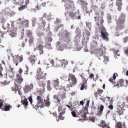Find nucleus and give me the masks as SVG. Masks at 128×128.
<instances>
[{
  "label": "nucleus",
  "instance_id": "nucleus-1",
  "mask_svg": "<svg viewBox=\"0 0 128 128\" xmlns=\"http://www.w3.org/2000/svg\"><path fill=\"white\" fill-rule=\"evenodd\" d=\"M68 6V4H66L65 6L67 7V9L68 10L67 12H65V15L67 20H69L70 19L74 20L75 19H80V16L79 14L78 11H74V10H72L71 12V7L69 4L68 8L67 7Z\"/></svg>",
  "mask_w": 128,
  "mask_h": 128
},
{
  "label": "nucleus",
  "instance_id": "nucleus-2",
  "mask_svg": "<svg viewBox=\"0 0 128 128\" xmlns=\"http://www.w3.org/2000/svg\"><path fill=\"white\" fill-rule=\"evenodd\" d=\"M125 17V15L123 13H122L116 22L117 30H120L124 28Z\"/></svg>",
  "mask_w": 128,
  "mask_h": 128
},
{
  "label": "nucleus",
  "instance_id": "nucleus-3",
  "mask_svg": "<svg viewBox=\"0 0 128 128\" xmlns=\"http://www.w3.org/2000/svg\"><path fill=\"white\" fill-rule=\"evenodd\" d=\"M73 86L70 84H68L65 87H62L60 89V91L59 92L62 100L65 99L66 98V91L70 90V87L72 88Z\"/></svg>",
  "mask_w": 128,
  "mask_h": 128
},
{
  "label": "nucleus",
  "instance_id": "nucleus-4",
  "mask_svg": "<svg viewBox=\"0 0 128 128\" xmlns=\"http://www.w3.org/2000/svg\"><path fill=\"white\" fill-rule=\"evenodd\" d=\"M11 23V27H10V24L8 22H4L2 25V28L4 29H7L8 31H10L11 30H17V28L14 24V22L12 21H10Z\"/></svg>",
  "mask_w": 128,
  "mask_h": 128
},
{
  "label": "nucleus",
  "instance_id": "nucleus-5",
  "mask_svg": "<svg viewBox=\"0 0 128 128\" xmlns=\"http://www.w3.org/2000/svg\"><path fill=\"white\" fill-rule=\"evenodd\" d=\"M23 56L21 55L19 56L18 55H16L14 56L12 55V60L14 63L16 64V66H17L19 62H22L23 60Z\"/></svg>",
  "mask_w": 128,
  "mask_h": 128
},
{
  "label": "nucleus",
  "instance_id": "nucleus-6",
  "mask_svg": "<svg viewBox=\"0 0 128 128\" xmlns=\"http://www.w3.org/2000/svg\"><path fill=\"white\" fill-rule=\"evenodd\" d=\"M23 72V70L21 68L19 69L18 71L19 74H18L16 76V78L15 80V83L16 84H20L23 80V78L22 77V73Z\"/></svg>",
  "mask_w": 128,
  "mask_h": 128
},
{
  "label": "nucleus",
  "instance_id": "nucleus-7",
  "mask_svg": "<svg viewBox=\"0 0 128 128\" xmlns=\"http://www.w3.org/2000/svg\"><path fill=\"white\" fill-rule=\"evenodd\" d=\"M36 99L38 102L36 105H35L38 108L39 107H40L41 108H43L45 100L44 99L42 95L37 96Z\"/></svg>",
  "mask_w": 128,
  "mask_h": 128
},
{
  "label": "nucleus",
  "instance_id": "nucleus-8",
  "mask_svg": "<svg viewBox=\"0 0 128 128\" xmlns=\"http://www.w3.org/2000/svg\"><path fill=\"white\" fill-rule=\"evenodd\" d=\"M69 77L68 78V82L73 86H74L77 82L76 78L75 76L72 74H69Z\"/></svg>",
  "mask_w": 128,
  "mask_h": 128
},
{
  "label": "nucleus",
  "instance_id": "nucleus-9",
  "mask_svg": "<svg viewBox=\"0 0 128 128\" xmlns=\"http://www.w3.org/2000/svg\"><path fill=\"white\" fill-rule=\"evenodd\" d=\"M101 32L102 38L106 41H108L109 40L108 37V34L106 30L104 27H103L101 28Z\"/></svg>",
  "mask_w": 128,
  "mask_h": 128
},
{
  "label": "nucleus",
  "instance_id": "nucleus-10",
  "mask_svg": "<svg viewBox=\"0 0 128 128\" xmlns=\"http://www.w3.org/2000/svg\"><path fill=\"white\" fill-rule=\"evenodd\" d=\"M46 73H44V72H42V69L40 68L37 69L36 78H46Z\"/></svg>",
  "mask_w": 128,
  "mask_h": 128
},
{
  "label": "nucleus",
  "instance_id": "nucleus-11",
  "mask_svg": "<svg viewBox=\"0 0 128 128\" xmlns=\"http://www.w3.org/2000/svg\"><path fill=\"white\" fill-rule=\"evenodd\" d=\"M94 17L95 21L96 22L97 26H98L100 28H102V27H104L103 26V23L104 20L103 18L102 17Z\"/></svg>",
  "mask_w": 128,
  "mask_h": 128
},
{
  "label": "nucleus",
  "instance_id": "nucleus-12",
  "mask_svg": "<svg viewBox=\"0 0 128 128\" xmlns=\"http://www.w3.org/2000/svg\"><path fill=\"white\" fill-rule=\"evenodd\" d=\"M97 53L99 56H103L104 58V62L106 64L107 62L109 61L108 58L107 56H106L105 54L106 53L104 51H103V50H100V51H98L97 52Z\"/></svg>",
  "mask_w": 128,
  "mask_h": 128
},
{
  "label": "nucleus",
  "instance_id": "nucleus-13",
  "mask_svg": "<svg viewBox=\"0 0 128 128\" xmlns=\"http://www.w3.org/2000/svg\"><path fill=\"white\" fill-rule=\"evenodd\" d=\"M70 33L66 32L64 34V35L63 37V39L64 41L68 42L70 41Z\"/></svg>",
  "mask_w": 128,
  "mask_h": 128
},
{
  "label": "nucleus",
  "instance_id": "nucleus-14",
  "mask_svg": "<svg viewBox=\"0 0 128 128\" xmlns=\"http://www.w3.org/2000/svg\"><path fill=\"white\" fill-rule=\"evenodd\" d=\"M34 87L32 84H30V85H26L24 89V92L26 93H28Z\"/></svg>",
  "mask_w": 128,
  "mask_h": 128
},
{
  "label": "nucleus",
  "instance_id": "nucleus-15",
  "mask_svg": "<svg viewBox=\"0 0 128 128\" xmlns=\"http://www.w3.org/2000/svg\"><path fill=\"white\" fill-rule=\"evenodd\" d=\"M36 78L37 79L39 85L40 86H44L45 84L44 80L46 78Z\"/></svg>",
  "mask_w": 128,
  "mask_h": 128
},
{
  "label": "nucleus",
  "instance_id": "nucleus-16",
  "mask_svg": "<svg viewBox=\"0 0 128 128\" xmlns=\"http://www.w3.org/2000/svg\"><path fill=\"white\" fill-rule=\"evenodd\" d=\"M81 87L80 90H83L84 88L86 90L87 88V80H83L82 82L80 84Z\"/></svg>",
  "mask_w": 128,
  "mask_h": 128
},
{
  "label": "nucleus",
  "instance_id": "nucleus-17",
  "mask_svg": "<svg viewBox=\"0 0 128 128\" xmlns=\"http://www.w3.org/2000/svg\"><path fill=\"white\" fill-rule=\"evenodd\" d=\"M126 126L125 123L124 122L122 124V123L120 122H117L115 126V128H126Z\"/></svg>",
  "mask_w": 128,
  "mask_h": 128
},
{
  "label": "nucleus",
  "instance_id": "nucleus-18",
  "mask_svg": "<svg viewBox=\"0 0 128 128\" xmlns=\"http://www.w3.org/2000/svg\"><path fill=\"white\" fill-rule=\"evenodd\" d=\"M122 4V0H116V5L118 7L117 9L118 11H120L121 10L122 8L121 6Z\"/></svg>",
  "mask_w": 128,
  "mask_h": 128
},
{
  "label": "nucleus",
  "instance_id": "nucleus-19",
  "mask_svg": "<svg viewBox=\"0 0 128 128\" xmlns=\"http://www.w3.org/2000/svg\"><path fill=\"white\" fill-rule=\"evenodd\" d=\"M36 59L37 58L34 55H31L30 57H29L28 58L30 61L32 65H33V64H34L36 60Z\"/></svg>",
  "mask_w": 128,
  "mask_h": 128
},
{
  "label": "nucleus",
  "instance_id": "nucleus-20",
  "mask_svg": "<svg viewBox=\"0 0 128 128\" xmlns=\"http://www.w3.org/2000/svg\"><path fill=\"white\" fill-rule=\"evenodd\" d=\"M98 126L102 128H110L109 125L106 124L104 121L102 120L100 124H98Z\"/></svg>",
  "mask_w": 128,
  "mask_h": 128
},
{
  "label": "nucleus",
  "instance_id": "nucleus-21",
  "mask_svg": "<svg viewBox=\"0 0 128 128\" xmlns=\"http://www.w3.org/2000/svg\"><path fill=\"white\" fill-rule=\"evenodd\" d=\"M118 75V74L116 73H114L112 77H111L109 80L111 82L112 84H115L116 83L114 80L116 78V76H117Z\"/></svg>",
  "mask_w": 128,
  "mask_h": 128
},
{
  "label": "nucleus",
  "instance_id": "nucleus-22",
  "mask_svg": "<svg viewBox=\"0 0 128 128\" xmlns=\"http://www.w3.org/2000/svg\"><path fill=\"white\" fill-rule=\"evenodd\" d=\"M37 49L39 50L40 54V55L43 54L44 51L43 50V45L41 44H39L38 46Z\"/></svg>",
  "mask_w": 128,
  "mask_h": 128
},
{
  "label": "nucleus",
  "instance_id": "nucleus-23",
  "mask_svg": "<svg viewBox=\"0 0 128 128\" xmlns=\"http://www.w3.org/2000/svg\"><path fill=\"white\" fill-rule=\"evenodd\" d=\"M66 109V108H63L62 105H60L58 106V111L60 113L64 114Z\"/></svg>",
  "mask_w": 128,
  "mask_h": 128
},
{
  "label": "nucleus",
  "instance_id": "nucleus-24",
  "mask_svg": "<svg viewBox=\"0 0 128 128\" xmlns=\"http://www.w3.org/2000/svg\"><path fill=\"white\" fill-rule=\"evenodd\" d=\"M116 112L119 115L122 114L123 113V111L122 108L119 106H117Z\"/></svg>",
  "mask_w": 128,
  "mask_h": 128
},
{
  "label": "nucleus",
  "instance_id": "nucleus-25",
  "mask_svg": "<svg viewBox=\"0 0 128 128\" xmlns=\"http://www.w3.org/2000/svg\"><path fill=\"white\" fill-rule=\"evenodd\" d=\"M124 80L122 79H120L117 82V84H115L114 86V87H116V86H122L124 85Z\"/></svg>",
  "mask_w": 128,
  "mask_h": 128
},
{
  "label": "nucleus",
  "instance_id": "nucleus-26",
  "mask_svg": "<svg viewBox=\"0 0 128 128\" xmlns=\"http://www.w3.org/2000/svg\"><path fill=\"white\" fill-rule=\"evenodd\" d=\"M22 24L23 27H28V26L29 21L26 20H24L22 21Z\"/></svg>",
  "mask_w": 128,
  "mask_h": 128
},
{
  "label": "nucleus",
  "instance_id": "nucleus-27",
  "mask_svg": "<svg viewBox=\"0 0 128 128\" xmlns=\"http://www.w3.org/2000/svg\"><path fill=\"white\" fill-rule=\"evenodd\" d=\"M16 30H11L10 31H8L9 32V35L12 37H16Z\"/></svg>",
  "mask_w": 128,
  "mask_h": 128
},
{
  "label": "nucleus",
  "instance_id": "nucleus-28",
  "mask_svg": "<svg viewBox=\"0 0 128 128\" xmlns=\"http://www.w3.org/2000/svg\"><path fill=\"white\" fill-rule=\"evenodd\" d=\"M87 111H81L79 115L83 118H86V115L87 114Z\"/></svg>",
  "mask_w": 128,
  "mask_h": 128
},
{
  "label": "nucleus",
  "instance_id": "nucleus-29",
  "mask_svg": "<svg viewBox=\"0 0 128 128\" xmlns=\"http://www.w3.org/2000/svg\"><path fill=\"white\" fill-rule=\"evenodd\" d=\"M54 98L57 101L58 103L60 104L61 102V99L59 97V95L58 94H56L54 96Z\"/></svg>",
  "mask_w": 128,
  "mask_h": 128
},
{
  "label": "nucleus",
  "instance_id": "nucleus-30",
  "mask_svg": "<svg viewBox=\"0 0 128 128\" xmlns=\"http://www.w3.org/2000/svg\"><path fill=\"white\" fill-rule=\"evenodd\" d=\"M80 41V37L79 36L76 37L74 40V42L75 43V45L78 46L79 45V43Z\"/></svg>",
  "mask_w": 128,
  "mask_h": 128
},
{
  "label": "nucleus",
  "instance_id": "nucleus-31",
  "mask_svg": "<svg viewBox=\"0 0 128 128\" xmlns=\"http://www.w3.org/2000/svg\"><path fill=\"white\" fill-rule=\"evenodd\" d=\"M125 99L127 102H124L123 104L125 107L128 108V95L126 96Z\"/></svg>",
  "mask_w": 128,
  "mask_h": 128
},
{
  "label": "nucleus",
  "instance_id": "nucleus-32",
  "mask_svg": "<svg viewBox=\"0 0 128 128\" xmlns=\"http://www.w3.org/2000/svg\"><path fill=\"white\" fill-rule=\"evenodd\" d=\"M12 108V106L10 104L5 105L4 107V110L6 111L9 110L10 108Z\"/></svg>",
  "mask_w": 128,
  "mask_h": 128
},
{
  "label": "nucleus",
  "instance_id": "nucleus-33",
  "mask_svg": "<svg viewBox=\"0 0 128 128\" xmlns=\"http://www.w3.org/2000/svg\"><path fill=\"white\" fill-rule=\"evenodd\" d=\"M21 102L23 104L26 105V106L28 105V102L26 98L24 99V100H22Z\"/></svg>",
  "mask_w": 128,
  "mask_h": 128
},
{
  "label": "nucleus",
  "instance_id": "nucleus-34",
  "mask_svg": "<svg viewBox=\"0 0 128 128\" xmlns=\"http://www.w3.org/2000/svg\"><path fill=\"white\" fill-rule=\"evenodd\" d=\"M106 98L109 100V102L111 104H112L113 102L114 101V100H113V98H110L109 97L106 96L104 98L105 99H106Z\"/></svg>",
  "mask_w": 128,
  "mask_h": 128
},
{
  "label": "nucleus",
  "instance_id": "nucleus-35",
  "mask_svg": "<svg viewBox=\"0 0 128 128\" xmlns=\"http://www.w3.org/2000/svg\"><path fill=\"white\" fill-rule=\"evenodd\" d=\"M104 108V107L103 105H101L100 106V110L98 114L99 116H100L102 114Z\"/></svg>",
  "mask_w": 128,
  "mask_h": 128
},
{
  "label": "nucleus",
  "instance_id": "nucleus-36",
  "mask_svg": "<svg viewBox=\"0 0 128 128\" xmlns=\"http://www.w3.org/2000/svg\"><path fill=\"white\" fill-rule=\"evenodd\" d=\"M26 34L28 37H29L32 36V32L30 30H28L26 31Z\"/></svg>",
  "mask_w": 128,
  "mask_h": 128
},
{
  "label": "nucleus",
  "instance_id": "nucleus-37",
  "mask_svg": "<svg viewBox=\"0 0 128 128\" xmlns=\"http://www.w3.org/2000/svg\"><path fill=\"white\" fill-rule=\"evenodd\" d=\"M61 61L62 63V65H64V66H65L67 65L68 64V61L64 59L62 60Z\"/></svg>",
  "mask_w": 128,
  "mask_h": 128
},
{
  "label": "nucleus",
  "instance_id": "nucleus-38",
  "mask_svg": "<svg viewBox=\"0 0 128 128\" xmlns=\"http://www.w3.org/2000/svg\"><path fill=\"white\" fill-rule=\"evenodd\" d=\"M124 51L126 56H128V46L124 48Z\"/></svg>",
  "mask_w": 128,
  "mask_h": 128
},
{
  "label": "nucleus",
  "instance_id": "nucleus-39",
  "mask_svg": "<svg viewBox=\"0 0 128 128\" xmlns=\"http://www.w3.org/2000/svg\"><path fill=\"white\" fill-rule=\"evenodd\" d=\"M26 5L22 6L18 8V10L20 11L26 8Z\"/></svg>",
  "mask_w": 128,
  "mask_h": 128
},
{
  "label": "nucleus",
  "instance_id": "nucleus-40",
  "mask_svg": "<svg viewBox=\"0 0 128 128\" xmlns=\"http://www.w3.org/2000/svg\"><path fill=\"white\" fill-rule=\"evenodd\" d=\"M15 86L14 87V90H15L16 91H17V90H18V89H19L20 88V86H19L18 85V84H16V83H15Z\"/></svg>",
  "mask_w": 128,
  "mask_h": 128
},
{
  "label": "nucleus",
  "instance_id": "nucleus-41",
  "mask_svg": "<svg viewBox=\"0 0 128 128\" xmlns=\"http://www.w3.org/2000/svg\"><path fill=\"white\" fill-rule=\"evenodd\" d=\"M54 84L56 86H58V85L59 82L58 81V80L57 79L56 80H54Z\"/></svg>",
  "mask_w": 128,
  "mask_h": 128
},
{
  "label": "nucleus",
  "instance_id": "nucleus-42",
  "mask_svg": "<svg viewBox=\"0 0 128 128\" xmlns=\"http://www.w3.org/2000/svg\"><path fill=\"white\" fill-rule=\"evenodd\" d=\"M64 114H62V113H60L59 115L58 116V118L60 119L61 120H63L64 119V117H63L62 116V115Z\"/></svg>",
  "mask_w": 128,
  "mask_h": 128
},
{
  "label": "nucleus",
  "instance_id": "nucleus-43",
  "mask_svg": "<svg viewBox=\"0 0 128 128\" xmlns=\"http://www.w3.org/2000/svg\"><path fill=\"white\" fill-rule=\"evenodd\" d=\"M119 50H114V52L116 55H117L118 56H120V54L119 52Z\"/></svg>",
  "mask_w": 128,
  "mask_h": 128
},
{
  "label": "nucleus",
  "instance_id": "nucleus-44",
  "mask_svg": "<svg viewBox=\"0 0 128 128\" xmlns=\"http://www.w3.org/2000/svg\"><path fill=\"white\" fill-rule=\"evenodd\" d=\"M30 37V38L28 41V42L30 44H31L33 42V37L32 36Z\"/></svg>",
  "mask_w": 128,
  "mask_h": 128
},
{
  "label": "nucleus",
  "instance_id": "nucleus-45",
  "mask_svg": "<svg viewBox=\"0 0 128 128\" xmlns=\"http://www.w3.org/2000/svg\"><path fill=\"white\" fill-rule=\"evenodd\" d=\"M32 25H33L34 24V25L35 24L36 22V18H32Z\"/></svg>",
  "mask_w": 128,
  "mask_h": 128
},
{
  "label": "nucleus",
  "instance_id": "nucleus-46",
  "mask_svg": "<svg viewBox=\"0 0 128 128\" xmlns=\"http://www.w3.org/2000/svg\"><path fill=\"white\" fill-rule=\"evenodd\" d=\"M28 100L30 102V104H31L33 106H34V104H32V96H30L28 98Z\"/></svg>",
  "mask_w": 128,
  "mask_h": 128
},
{
  "label": "nucleus",
  "instance_id": "nucleus-47",
  "mask_svg": "<svg viewBox=\"0 0 128 128\" xmlns=\"http://www.w3.org/2000/svg\"><path fill=\"white\" fill-rule=\"evenodd\" d=\"M49 100V98H48L45 101V104L47 106H48L50 105V103Z\"/></svg>",
  "mask_w": 128,
  "mask_h": 128
},
{
  "label": "nucleus",
  "instance_id": "nucleus-48",
  "mask_svg": "<svg viewBox=\"0 0 128 128\" xmlns=\"http://www.w3.org/2000/svg\"><path fill=\"white\" fill-rule=\"evenodd\" d=\"M123 41L124 42L126 43L128 41V37L126 36L123 39Z\"/></svg>",
  "mask_w": 128,
  "mask_h": 128
},
{
  "label": "nucleus",
  "instance_id": "nucleus-49",
  "mask_svg": "<svg viewBox=\"0 0 128 128\" xmlns=\"http://www.w3.org/2000/svg\"><path fill=\"white\" fill-rule=\"evenodd\" d=\"M71 114L73 117H77L76 114L74 111H72L71 112Z\"/></svg>",
  "mask_w": 128,
  "mask_h": 128
},
{
  "label": "nucleus",
  "instance_id": "nucleus-50",
  "mask_svg": "<svg viewBox=\"0 0 128 128\" xmlns=\"http://www.w3.org/2000/svg\"><path fill=\"white\" fill-rule=\"evenodd\" d=\"M0 76L2 77L3 76V75L2 74V71L3 70V68L1 66V64H0Z\"/></svg>",
  "mask_w": 128,
  "mask_h": 128
},
{
  "label": "nucleus",
  "instance_id": "nucleus-51",
  "mask_svg": "<svg viewBox=\"0 0 128 128\" xmlns=\"http://www.w3.org/2000/svg\"><path fill=\"white\" fill-rule=\"evenodd\" d=\"M66 106L68 107V108H69L70 110L71 111L72 110H73L74 108L72 107V104H71V106H70L68 105H66Z\"/></svg>",
  "mask_w": 128,
  "mask_h": 128
},
{
  "label": "nucleus",
  "instance_id": "nucleus-52",
  "mask_svg": "<svg viewBox=\"0 0 128 128\" xmlns=\"http://www.w3.org/2000/svg\"><path fill=\"white\" fill-rule=\"evenodd\" d=\"M41 24H42V26L43 28H44L45 27V25H46V22L45 21L43 20Z\"/></svg>",
  "mask_w": 128,
  "mask_h": 128
},
{
  "label": "nucleus",
  "instance_id": "nucleus-53",
  "mask_svg": "<svg viewBox=\"0 0 128 128\" xmlns=\"http://www.w3.org/2000/svg\"><path fill=\"white\" fill-rule=\"evenodd\" d=\"M89 120L90 121H92V122H94L95 119L94 117H89Z\"/></svg>",
  "mask_w": 128,
  "mask_h": 128
},
{
  "label": "nucleus",
  "instance_id": "nucleus-54",
  "mask_svg": "<svg viewBox=\"0 0 128 128\" xmlns=\"http://www.w3.org/2000/svg\"><path fill=\"white\" fill-rule=\"evenodd\" d=\"M114 108V106L113 105L111 104L109 105L108 106V108L110 109L111 110H112Z\"/></svg>",
  "mask_w": 128,
  "mask_h": 128
},
{
  "label": "nucleus",
  "instance_id": "nucleus-55",
  "mask_svg": "<svg viewBox=\"0 0 128 128\" xmlns=\"http://www.w3.org/2000/svg\"><path fill=\"white\" fill-rule=\"evenodd\" d=\"M99 12L101 16L102 17L104 15V12L103 11L101 10H100L99 11Z\"/></svg>",
  "mask_w": 128,
  "mask_h": 128
},
{
  "label": "nucleus",
  "instance_id": "nucleus-56",
  "mask_svg": "<svg viewBox=\"0 0 128 128\" xmlns=\"http://www.w3.org/2000/svg\"><path fill=\"white\" fill-rule=\"evenodd\" d=\"M3 101L0 100V109L1 108L3 104Z\"/></svg>",
  "mask_w": 128,
  "mask_h": 128
},
{
  "label": "nucleus",
  "instance_id": "nucleus-57",
  "mask_svg": "<svg viewBox=\"0 0 128 128\" xmlns=\"http://www.w3.org/2000/svg\"><path fill=\"white\" fill-rule=\"evenodd\" d=\"M103 91L102 90H101L100 89H99L97 90V92L98 93V94H100L102 93Z\"/></svg>",
  "mask_w": 128,
  "mask_h": 128
},
{
  "label": "nucleus",
  "instance_id": "nucleus-58",
  "mask_svg": "<svg viewBox=\"0 0 128 128\" xmlns=\"http://www.w3.org/2000/svg\"><path fill=\"white\" fill-rule=\"evenodd\" d=\"M5 33V32H4L2 31H0V34H1V36L3 37V35Z\"/></svg>",
  "mask_w": 128,
  "mask_h": 128
},
{
  "label": "nucleus",
  "instance_id": "nucleus-59",
  "mask_svg": "<svg viewBox=\"0 0 128 128\" xmlns=\"http://www.w3.org/2000/svg\"><path fill=\"white\" fill-rule=\"evenodd\" d=\"M107 17L108 19V20H111L112 18L110 14H108L107 15Z\"/></svg>",
  "mask_w": 128,
  "mask_h": 128
},
{
  "label": "nucleus",
  "instance_id": "nucleus-60",
  "mask_svg": "<svg viewBox=\"0 0 128 128\" xmlns=\"http://www.w3.org/2000/svg\"><path fill=\"white\" fill-rule=\"evenodd\" d=\"M47 87L48 90L50 91L52 89L50 85H47Z\"/></svg>",
  "mask_w": 128,
  "mask_h": 128
},
{
  "label": "nucleus",
  "instance_id": "nucleus-61",
  "mask_svg": "<svg viewBox=\"0 0 128 128\" xmlns=\"http://www.w3.org/2000/svg\"><path fill=\"white\" fill-rule=\"evenodd\" d=\"M94 74H91L89 76V77L90 78H93V79H94Z\"/></svg>",
  "mask_w": 128,
  "mask_h": 128
},
{
  "label": "nucleus",
  "instance_id": "nucleus-62",
  "mask_svg": "<svg viewBox=\"0 0 128 128\" xmlns=\"http://www.w3.org/2000/svg\"><path fill=\"white\" fill-rule=\"evenodd\" d=\"M95 14H96V17H97V18H98V16H99V15L100 14V13H99V12H96L95 13Z\"/></svg>",
  "mask_w": 128,
  "mask_h": 128
},
{
  "label": "nucleus",
  "instance_id": "nucleus-63",
  "mask_svg": "<svg viewBox=\"0 0 128 128\" xmlns=\"http://www.w3.org/2000/svg\"><path fill=\"white\" fill-rule=\"evenodd\" d=\"M80 76L83 79V80H87V81L88 80V79H86V78H85V76H82V75H81Z\"/></svg>",
  "mask_w": 128,
  "mask_h": 128
},
{
  "label": "nucleus",
  "instance_id": "nucleus-64",
  "mask_svg": "<svg viewBox=\"0 0 128 128\" xmlns=\"http://www.w3.org/2000/svg\"><path fill=\"white\" fill-rule=\"evenodd\" d=\"M50 63L52 64V66H54V61L53 60H52L50 61Z\"/></svg>",
  "mask_w": 128,
  "mask_h": 128
}]
</instances>
